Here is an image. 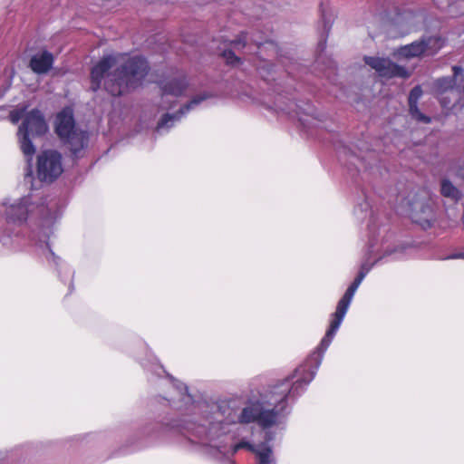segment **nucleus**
Wrapping results in <instances>:
<instances>
[{"label": "nucleus", "mask_w": 464, "mask_h": 464, "mask_svg": "<svg viewBox=\"0 0 464 464\" xmlns=\"http://www.w3.org/2000/svg\"><path fill=\"white\" fill-rule=\"evenodd\" d=\"M292 106H296L295 103L294 102H291V105L290 106H287L286 108H283V107H279V109L283 111H285V113L287 114H291L293 112H295V110L292 108Z\"/></svg>", "instance_id": "nucleus-30"}, {"label": "nucleus", "mask_w": 464, "mask_h": 464, "mask_svg": "<svg viewBox=\"0 0 464 464\" xmlns=\"http://www.w3.org/2000/svg\"><path fill=\"white\" fill-rule=\"evenodd\" d=\"M354 215L359 220H364L368 217L372 218L371 205L366 198H362L361 201L357 203L354 208Z\"/></svg>", "instance_id": "nucleus-18"}, {"label": "nucleus", "mask_w": 464, "mask_h": 464, "mask_svg": "<svg viewBox=\"0 0 464 464\" xmlns=\"http://www.w3.org/2000/svg\"><path fill=\"white\" fill-rule=\"evenodd\" d=\"M55 131L61 140L69 148L74 157H79L88 144V134L75 126L71 110L66 109L57 114Z\"/></svg>", "instance_id": "nucleus-6"}, {"label": "nucleus", "mask_w": 464, "mask_h": 464, "mask_svg": "<svg viewBox=\"0 0 464 464\" xmlns=\"http://www.w3.org/2000/svg\"><path fill=\"white\" fill-rule=\"evenodd\" d=\"M102 58H108V59H111V58H119V57H118L117 55H114V54L110 53V54H105V55H103V57H102Z\"/></svg>", "instance_id": "nucleus-32"}, {"label": "nucleus", "mask_w": 464, "mask_h": 464, "mask_svg": "<svg viewBox=\"0 0 464 464\" xmlns=\"http://www.w3.org/2000/svg\"><path fill=\"white\" fill-rule=\"evenodd\" d=\"M48 130L44 115L40 111L34 109L27 112L22 125L18 130L21 150L28 158V163L35 152L32 138L44 135Z\"/></svg>", "instance_id": "nucleus-8"}, {"label": "nucleus", "mask_w": 464, "mask_h": 464, "mask_svg": "<svg viewBox=\"0 0 464 464\" xmlns=\"http://www.w3.org/2000/svg\"><path fill=\"white\" fill-rule=\"evenodd\" d=\"M410 214L413 222L421 226L424 229L430 227L434 220L432 208L423 202H415L411 205Z\"/></svg>", "instance_id": "nucleus-14"}, {"label": "nucleus", "mask_w": 464, "mask_h": 464, "mask_svg": "<svg viewBox=\"0 0 464 464\" xmlns=\"http://www.w3.org/2000/svg\"><path fill=\"white\" fill-rule=\"evenodd\" d=\"M345 314L336 310L332 314L330 326L316 350L308 357L304 365H301L287 378L273 386V397L268 405L254 403L244 410L242 418L245 421L258 420L262 425L276 423L279 411L270 406L284 400H295L304 392L305 387L313 381L322 362L324 354L337 333Z\"/></svg>", "instance_id": "nucleus-2"}, {"label": "nucleus", "mask_w": 464, "mask_h": 464, "mask_svg": "<svg viewBox=\"0 0 464 464\" xmlns=\"http://www.w3.org/2000/svg\"><path fill=\"white\" fill-rule=\"evenodd\" d=\"M159 370H160V372H164V369H162V367H159Z\"/></svg>", "instance_id": "nucleus-37"}, {"label": "nucleus", "mask_w": 464, "mask_h": 464, "mask_svg": "<svg viewBox=\"0 0 464 464\" xmlns=\"http://www.w3.org/2000/svg\"><path fill=\"white\" fill-rule=\"evenodd\" d=\"M369 231L371 234L370 237V246H369V253L371 256L375 257L373 262H370V257L366 259L361 266L360 271L351 284V285L347 288L343 297L339 300L336 310L346 314L348 308L351 304V302L353 298L355 292L357 291L359 285L370 272L373 265L384 257L393 256V259L399 257L400 255L403 252V247L401 246H395L390 243V238L386 236H382V230L379 229L378 234H375L373 224L371 223L369 225ZM386 230L382 229L384 233Z\"/></svg>", "instance_id": "nucleus-4"}, {"label": "nucleus", "mask_w": 464, "mask_h": 464, "mask_svg": "<svg viewBox=\"0 0 464 464\" xmlns=\"http://www.w3.org/2000/svg\"><path fill=\"white\" fill-rule=\"evenodd\" d=\"M380 76L385 78H409L411 74L406 68L394 63L392 60H365Z\"/></svg>", "instance_id": "nucleus-13"}, {"label": "nucleus", "mask_w": 464, "mask_h": 464, "mask_svg": "<svg viewBox=\"0 0 464 464\" xmlns=\"http://www.w3.org/2000/svg\"><path fill=\"white\" fill-rule=\"evenodd\" d=\"M63 171L61 153L53 150L42 151L37 157V177L41 181L53 182Z\"/></svg>", "instance_id": "nucleus-10"}, {"label": "nucleus", "mask_w": 464, "mask_h": 464, "mask_svg": "<svg viewBox=\"0 0 464 464\" xmlns=\"http://www.w3.org/2000/svg\"><path fill=\"white\" fill-rule=\"evenodd\" d=\"M3 244H4V245H7L8 243L6 242V240H5V239H3Z\"/></svg>", "instance_id": "nucleus-36"}, {"label": "nucleus", "mask_w": 464, "mask_h": 464, "mask_svg": "<svg viewBox=\"0 0 464 464\" xmlns=\"http://www.w3.org/2000/svg\"><path fill=\"white\" fill-rule=\"evenodd\" d=\"M53 57H54V55L48 51H44L40 56H38V54H29L27 56V58H45V59L53 58Z\"/></svg>", "instance_id": "nucleus-28"}, {"label": "nucleus", "mask_w": 464, "mask_h": 464, "mask_svg": "<svg viewBox=\"0 0 464 464\" xmlns=\"http://www.w3.org/2000/svg\"><path fill=\"white\" fill-rule=\"evenodd\" d=\"M454 75L452 77H442L437 79L433 83V90L438 94L442 96L448 92H454L455 77L462 72V68L459 66L452 67Z\"/></svg>", "instance_id": "nucleus-15"}, {"label": "nucleus", "mask_w": 464, "mask_h": 464, "mask_svg": "<svg viewBox=\"0 0 464 464\" xmlns=\"http://www.w3.org/2000/svg\"><path fill=\"white\" fill-rule=\"evenodd\" d=\"M208 97L209 96L206 93L197 95L193 97L187 104L181 107L177 113L164 114L157 125L156 131L158 133H164L168 131L183 116H185L191 110L195 109L198 105H199L203 101L207 100Z\"/></svg>", "instance_id": "nucleus-12"}, {"label": "nucleus", "mask_w": 464, "mask_h": 464, "mask_svg": "<svg viewBox=\"0 0 464 464\" xmlns=\"http://www.w3.org/2000/svg\"><path fill=\"white\" fill-rule=\"evenodd\" d=\"M409 111L411 116L417 121L430 123V118L424 115L418 107V104H409Z\"/></svg>", "instance_id": "nucleus-21"}, {"label": "nucleus", "mask_w": 464, "mask_h": 464, "mask_svg": "<svg viewBox=\"0 0 464 464\" xmlns=\"http://www.w3.org/2000/svg\"><path fill=\"white\" fill-rule=\"evenodd\" d=\"M273 397V387L264 395L255 401H249L241 410H235L230 404L222 402L211 406L210 411H208L206 416L200 419V422L184 420L181 425H174L173 428H179V431L194 436L198 440V442L218 450L219 454L224 457L233 456L240 449H247L250 451L256 453L257 450L247 441H241L235 445H228L227 443V438L221 439L224 435L228 432V425L235 423H256L263 429H268L273 426L279 425L285 417V411L288 405L290 400H284L278 401L270 407L276 409L279 411V417L275 424L262 425L256 417L253 420L245 421L242 418V414L245 409L254 403H262L268 405L267 401H271Z\"/></svg>", "instance_id": "nucleus-1"}, {"label": "nucleus", "mask_w": 464, "mask_h": 464, "mask_svg": "<svg viewBox=\"0 0 464 464\" xmlns=\"http://www.w3.org/2000/svg\"><path fill=\"white\" fill-rule=\"evenodd\" d=\"M422 14L412 10H405L392 19H387L386 12L377 8L371 10L365 16V24L369 36L372 39L384 34L389 39L403 37L417 30Z\"/></svg>", "instance_id": "nucleus-5"}, {"label": "nucleus", "mask_w": 464, "mask_h": 464, "mask_svg": "<svg viewBox=\"0 0 464 464\" xmlns=\"http://www.w3.org/2000/svg\"><path fill=\"white\" fill-rule=\"evenodd\" d=\"M441 103L443 104V106H448L450 103V102H447L446 98H441Z\"/></svg>", "instance_id": "nucleus-33"}, {"label": "nucleus", "mask_w": 464, "mask_h": 464, "mask_svg": "<svg viewBox=\"0 0 464 464\" xmlns=\"http://www.w3.org/2000/svg\"><path fill=\"white\" fill-rule=\"evenodd\" d=\"M444 41L439 36H423L411 44L394 50L396 58H419L420 56H434L443 47Z\"/></svg>", "instance_id": "nucleus-9"}, {"label": "nucleus", "mask_w": 464, "mask_h": 464, "mask_svg": "<svg viewBox=\"0 0 464 464\" xmlns=\"http://www.w3.org/2000/svg\"><path fill=\"white\" fill-rule=\"evenodd\" d=\"M422 95V90L420 86H415L410 92L408 102L409 104H418L420 98Z\"/></svg>", "instance_id": "nucleus-23"}, {"label": "nucleus", "mask_w": 464, "mask_h": 464, "mask_svg": "<svg viewBox=\"0 0 464 464\" xmlns=\"http://www.w3.org/2000/svg\"><path fill=\"white\" fill-rule=\"evenodd\" d=\"M5 207L6 220L10 223L22 224L24 223L30 214L36 212V214L45 220H52L55 218L54 208L55 204L44 206L35 205L31 202L30 197H24L20 199L14 200V202H4Z\"/></svg>", "instance_id": "nucleus-7"}, {"label": "nucleus", "mask_w": 464, "mask_h": 464, "mask_svg": "<svg viewBox=\"0 0 464 464\" xmlns=\"http://www.w3.org/2000/svg\"><path fill=\"white\" fill-rule=\"evenodd\" d=\"M258 464H276L273 451L269 447H263L256 451Z\"/></svg>", "instance_id": "nucleus-20"}, {"label": "nucleus", "mask_w": 464, "mask_h": 464, "mask_svg": "<svg viewBox=\"0 0 464 464\" xmlns=\"http://www.w3.org/2000/svg\"><path fill=\"white\" fill-rule=\"evenodd\" d=\"M27 179H29L30 180L32 179V172L31 171L25 175V180Z\"/></svg>", "instance_id": "nucleus-34"}, {"label": "nucleus", "mask_w": 464, "mask_h": 464, "mask_svg": "<svg viewBox=\"0 0 464 464\" xmlns=\"http://www.w3.org/2000/svg\"><path fill=\"white\" fill-rule=\"evenodd\" d=\"M53 60H30L29 67L38 74L46 73L52 69Z\"/></svg>", "instance_id": "nucleus-19"}, {"label": "nucleus", "mask_w": 464, "mask_h": 464, "mask_svg": "<svg viewBox=\"0 0 464 464\" xmlns=\"http://www.w3.org/2000/svg\"><path fill=\"white\" fill-rule=\"evenodd\" d=\"M178 391L179 392V394L181 396V400L185 403H189L192 401L191 396L188 393V388L183 383H178L176 384Z\"/></svg>", "instance_id": "nucleus-25"}, {"label": "nucleus", "mask_w": 464, "mask_h": 464, "mask_svg": "<svg viewBox=\"0 0 464 464\" xmlns=\"http://www.w3.org/2000/svg\"><path fill=\"white\" fill-rule=\"evenodd\" d=\"M100 60L91 72L92 89L97 91L102 83L113 96L122 95L130 89L136 88L148 74L147 60Z\"/></svg>", "instance_id": "nucleus-3"}, {"label": "nucleus", "mask_w": 464, "mask_h": 464, "mask_svg": "<svg viewBox=\"0 0 464 464\" xmlns=\"http://www.w3.org/2000/svg\"><path fill=\"white\" fill-rule=\"evenodd\" d=\"M456 258H463L464 259V253H458L451 256H449L446 257V259H456Z\"/></svg>", "instance_id": "nucleus-31"}, {"label": "nucleus", "mask_w": 464, "mask_h": 464, "mask_svg": "<svg viewBox=\"0 0 464 464\" xmlns=\"http://www.w3.org/2000/svg\"><path fill=\"white\" fill-rule=\"evenodd\" d=\"M246 34H242L238 36L237 39L229 42V44H224V47H218V55H220L221 58H238L237 54V51H239L241 48L246 46Z\"/></svg>", "instance_id": "nucleus-16"}, {"label": "nucleus", "mask_w": 464, "mask_h": 464, "mask_svg": "<svg viewBox=\"0 0 464 464\" xmlns=\"http://www.w3.org/2000/svg\"><path fill=\"white\" fill-rule=\"evenodd\" d=\"M158 83L162 92L163 102L168 96H181L188 86L185 73L179 71L172 72L164 79L159 80Z\"/></svg>", "instance_id": "nucleus-11"}, {"label": "nucleus", "mask_w": 464, "mask_h": 464, "mask_svg": "<svg viewBox=\"0 0 464 464\" xmlns=\"http://www.w3.org/2000/svg\"><path fill=\"white\" fill-rule=\"evenodd\" d=\"M323 21H324V28L325 31H329L332 28L333 23H334V16L332 14L323 15Z\"/></svg>", "instance_id": "nucleus-27"}, {"label": "nucleus", "mask_w": 464, "mask_h": 464, "mask_svg": "<svg viewBox=\"0 0 464 464\" xmlns=\"http://www.w3.org/2000/svg\"><path fill=\"white\" fill-rule=\"evenodd\" d=\"M237 62H239V60H237V59L231 60V64H234L235 63H237Z\"/></svg>", "instance_id": "nucleus-35"}, {"label": "nucleus", "mask_w": 464, "mask_h": 464, "mask_svg": "<svg viewBox=\"0 0 464 464\" xmlns=\"http://www.w3.org/2000/svg\"><path fill=\"white\" fill-rule=\"evenodd\" d=\"M454 170L458 177L464 179V159L456 162Z\"/></svg>", "instance_id": "nucleus-26"}, {"label": "nucleus", "mask_w": 464, "mask_h": 464, "mask_svg": "<svg viewBox=\"0 0 464 464\" xmlns=\"http://www.w3.org/2000/svg\"><path fill=\"white\" fill-rule=\"evenodd\" d=\"M25 110L24 109H16V110H14L10 112V115H9V118H10V121L15 124L17 123L20 120H24L25 118Z\"/></svg>", "instance_id": "nucleus-24"}, {"label": "nucleus", "mask_w": 464, "mask_h": 464, "mask_svg": "<svg viewBox=\"0 0 464 464\" xmlns=\"http://www.w3.org/2000/svg\"><path fill=\"white\" fill-rule=\"evenodd\" d=\"M45 250H46V258L49 259V257H52L53 261L57 259L54 253L50 249V246L48 242H45Z\"/></svg>", "instance_id": "nucleus-29"}, {"label": "nucleus", "mask_w": 464, "mask_h": 464, "mask_svg": "<svg viewBox=\"0 0 464 464\" xmlns=\"http://www.w3.org/2000/svg\"><path fill=\"white\" fill-rule=\"evenodd\" d=\"M440 193L443 197L458 201L461 198V192L455 187L452 182L447 179L441 180Z\"/></svg>", "instance_id": "nucleus-17"}, {"label": "nucleus", "mask_w": 464, "mask_h": 464, "mask_svg": "<svg viewBox=\"0 0 464 464\" xmlns=\"http://www.w3.org/2000/svg\"><path fill=\"white\" fill-rule=\"evenodd\" d=\"M261 62L263 64L258 67L259 74L264 80L269 81V75L273 71V65L269 63V60H261Z\"/></svg>", "instance_id": "nucleus-22"}]
</instances>
